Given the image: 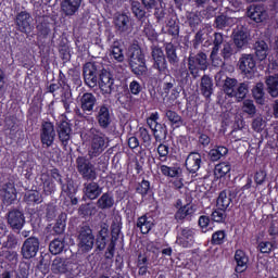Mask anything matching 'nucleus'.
I'll use <instances>...</instances> for the list:
<instances>
[{"label": "nucleus", "mask_w": 278, "mask_h": 278, "mask_svg": "<svg viewBox=\"0 0 278 278\" xmlns=\"http://www.w3.org/2000/svg\"><path fill=\"white\" fill-rule=\"evenodd\" d=\"M87 156L76 159V170L84 181H97V166Z\"/></svg>", "instance_id": "nucleus-4"}, {"label": "nucleus", "mask_w": 278, "mask_h": 278, "mask_svg": "<svg viewBox=\"0 0 278 278\" xmlns=\"http://www.w3.org/2000/svg\"><path fill=\"white\" fill-rule=\"evenodd\" d=\"M129 66L135 75H144L147 73V63L144 61V54L140 46L132 45L128 48L127 53Z\"/></svg>", "instance_id": "nucleus-2"}, {"label": "nucleus", "mask_w": 278, "mask_h": 278, "mask_svg": "<svg viewBox=\"0 0 278 278\" xmlns=\"http://www.w3.org/2000/svg\"><path fill=\"white\" fill-rule=\"evenodd\" d=\"M7 223L13 231H21L25 227V213L16 208L9 211Z\"/></svg>", "instance_id": "nucleus-8"}, {"label": "nucleus", "mask_w": 278, "mask_h": 278, "mask_svg": "<svg viewBox=\"0 0 278 278\" xmlns=\"http://www.w3.org/2000/svg\"><path fill=\"white\" fill-rule=\"evenodd\" d=\"M97 104V97L94 94L87 92L80 98V108L83 112H92L94 105Z\"/></svg>", "instance_id": "nucleus-30"}, {"label": "nucleus", "mask_w": 278, "mask_h": 278, "mask_svg": "<svg viewBox=\"0 0 278 278\" xmlns=\"http://www.w3.org/2000/svg\"><path fill=\"white\" fill-rule=\"evenodd\" d=\"M18 247V237L14 233H9L7 240L2 242V249L14 251Z\"/></svg>", "instance_id": "nucleus-51"}, {"label": "nucleus", "mask_w": 278, "mask_h": 278, "mask_svg": "<svg viewBox=\"0 0 278 278\" xmlns=\"http://www.w3.org/2000/svg\"><path fill=\"white\" fill-rule=\"evenodd\" d=\"M232 39L236 47H238V49H242V47L249 42V34L247 33V28L243 26H238L235 28L232 31Z\"/></svg>", "instance_id": "nucleus-23"}, {"label": "nucleus", "mask_w": 278, "mask_h": 278, "mask_svg": "<svg viewBox=\"0 0 278 278\" xmlns=\"http://www.w3.org/2000/svg\"><path fill=\"white\" fill-rule=\"evenodd\" d=\"M198 226L202 233H207V231H212L214 229V222L208 215H201L198 219Z\"/></svg>", "instance_id": "nucleus-36"}, {"label": "nucleus", "mask_w": 278, "mask_h": 278, "mask_svg": "<svg viewBox=\"0 0 278 278\" xmlns=\"http://www.w3.org/2000/svg\"><path fill=\"white\" fill-rule=\"evenodd\" d=\"M211 220L214 223H225L227 220V211L224 208H215L211 214Z\"/></svg>", "instance_id": "nucleus-52"}, {"label": "nucleus", "mask_w": 278, "mask_h": 278, "mask_svg": "<svg viewBox=\"0 0 278 278\" xmlns=\"http://www.w3.org/2000/svg\"><path fill=\"white\" fill-rule=\"evenodd\" d=\"M132 168L136 170V175H142L144 173V157L135 159L132 161Z\"/></svg>", "instance_id": "nucleus-60"}, {"label": "nucleus", "mask_w": 278, "mask_h": 278, "mask_svg": "<svg viewBox=\"0 0 278 278\" xmlns=\"http://www.w3.org/2000/svg\"><path fill=\"white\" fill-rule=\"evenodd\" d=\"M51 270L54 275H65V273H66V258L55 257L52 262Z\"/></svg>", "instance_id": "nucleus-37"}, {"label": "nucleus", "mask_w": 278, "mask_h": 278, "mask_svg": "<svg viewBox=\"0 0 278 278\" xmlns=\"http://www.w3.org/2000/svg\"><path fill=\"white\" fill-rule=\"evenodd\" d=\"M110 55L112 60H115V62H125V54L123 53V48L116 46V43L112 46Z\"/></svg>", "instance_id": "nucleus-54"}, {"label": "nucleus", "mask_w": 278, "mask_h": 278, "mask_svg": "<svg viewBox=\"0 0 278 278\" xmlns=\"http://www.w3.org/2000/svg\"><path fill=\"white\" fill-rule=\"evenodd\" d=\"M165 116H166L167 121H169V123H172V125H176V127H179L181 125V116H179V114H177V112L167 110L165 112Z\"/></svg>", "instance_id": "nucleus-58"}, {"label": "nucleus", "mask_w": 278, "mask_h": 278, "mask_svg": "<svg viewBox=\"0 0 278 278\" xmlns=\"http://www.w3.org/2000/svg\"><path fill=\"white\" fill-rule=\"evenodd\" d=\"M97 205L99 210H112L114 207V193L112 191L102 193L97 201Z\"/></svg>", "instance_id": "nucleus-28"}, {"label": "nucleus", "mask_w": 278, "mask_h": 278, "mask_svg": "<svg viewBox=\"0 0 278 278\" xmlns=\"http://www.w3.org/2000/svg\"><path fill=\"white\" fill-rule=\"evenodd\" d=\"M251 188H253V177L248 176L245 180V185H243L242 187H237L228 191L227 190L220 191L216 200V207H219L220 210H225V211L229 210V205L233 203V199H236L238 194L239 197H242V194H244L247 190H251Z\"/></svg>", "instance_id": "nucleus-1"}, {"label": "nucleus", "mask_w": 278, "mask_h": 278, "mask_svg": "<svg viewBox=\"0 0 278 278\" xmlns=\"http://www.w3.org/2000/svg\"><path fill=\"white\" fill-rule=\"evenodd\" d=\"M41 140H54L55 139V127L50 122H45L41 125Z\"/></svg>", "instance_id": "nucleus-34"}, {"label": "nucleus", "mask_w": 278, "mask_h": 278, "mask_svg": "<svg viewBox=\"0 0 278 278\" xmlns=\"http://www.w3.org/2000/svg\"><path fill=\"white\" fill-rule=\"evenodd\" d=\"M249 93V86L244 83H241L233 91L232 97H236L237 101L240 102L245 99Z\"/></svg>", "instance_id": "nucleus-53"}, {"label": "nucleus", "mask_w": 278, "mask_h": 278, "mask_svg": "<svg viewBox=\"0 0 278 278\" xmlns=\"http://www.w3.org/2000/svg\"><path fill=\"white\" fill-rule=\"evenodd\" d=\"M235 262L237 264L235 268L236 273H244L249 268V256L243 250H237L235 252Z\"/></svg>", "instance_id": "nucleus-25"}, {"label": "nucleus", "mask_w": 278, "mask_h": 278, "mask_svg": "<svg viewBox=\"0 0 278 278\" xmlns=\"http://www.w3.org/2000/svg\"><path fill=\"white\" fill-rule=\"evenodd\" d=\"M266 85L270 97H278V75L267 77Z\"/></svg>", "instance_id": "nucleus-42"}, {"label": "nucleus", "mask_w": 278, "mask_h": 278, "mask_svg": "<svg viewBox=\"0 0 278 278\" xmlns=\"http://www.w3.org/2000/svg\"><path fill=\"white\" fill-rule=\"evenodd\" d=\"M207 54L200 52L195 55L190 54L188 58V68L192 77H199V71H207Z\"/></svg>", "instance_id": "nucleus-5"}, {"label": "nucleus", "mask_w": 278, "mask_h": 278, "mask_svg": "<svg viewBox=\"0 0 278 278\" xmlns=\"http://www.w3.org/2000/svg\"><path fill=\"white\" fill-rule=\"evenodd\" d=\"M135 190L137 194H140V197L144 199L148 194H151V181L143 178L140 182L137 184Z\"/></svg>", "instance_id": "nucleus-39"}, {"label": "nucleus", "mask_w": 278, "mask_h": 278, "mask_svg": "<svg viewBox=\"0 0 278 278\" xmlns=\"http://www.w3.org/2000/svg\"><path fill=\"white\" fill-rule=\"evenodd\" d=\"M201 153L199 152H191L185 162V166L188 170V173H191V175H194V173H199V168H201L202 164Z\"/></svg>", "instance_id": "nucleus-19"}, {"label": "nucleus", "mask_w": 278, "mask_h": 278, "mask_svg": "<svg viewBox=\"0 0 278 278\" xmlns=\"http://www.w3.org/2000/svg\"><path fill=\"white\" fill-rule=\"evenodd\" d=\"M64 240L54 239L49 244V251L52 255H60L64 251Z\"/></svg>", "instance_id": "nucleus-48"}, {"label": "nucleus", "mask_w": 278, "mask_h": 278, "mask_svg": "<svg viewBox=\"0 0 278 278\" xmlns=\"http://www.w3.org/2000/svg\"><path fill=\"white\" fill-rule=\"evenodd\" d=\"M114 25L119 34H127L131 29V18L127 14H117L114 17Z\"/></svg>", "instance_id": "nucleus-22"}, {"label": "nucleus", "mask_w": 278, "mask_h": 278, "mask_svg": "<svg viewBox=\"0 0 278 278\" xmlns=\"http://www.w3.org/2000/svg\"><path fill=\"white\" fill-rule=\"evenodd\" d=\"M194 236H197V230H194V228H180V233L177 236L179 247H182V249H191L194 244Z\"/></svg>", "instance_id": "nucleus-9"}, {"label": "nucleus", "mask_w": 278, "mask_h": 278, "mask_svg": "<svg viewBox=\"0 0 278 278\" xmlns=\"http://www.w3.org/2000/svg\"><path fill=\"white\" fill-rule=\"evenodd\" d=\"M223 42H225V35L223 33H215L213 35V55L215 53H218L220 51V47L223 46Z\"/></svg>", "instance_id": "nucleus-55"}, {"label": "nucleus", "mask_w": 278, "mask_h": 278, "mask_svg": "<svg viewBox=\"0 0 278 278\" xmlns=\"http://www.w3.org/2000/svg\"><path fill=\"white\" fill-rule=\"evenodd\" d=\"M194 214H197V206H194V204L187 203L184 207L176 211L174 218L177 223H186V220L190 223Z\"/></svg>", "instance_id": "nucleus-12"}, {"label": "nucleus", "mask_w": 278, "mask_h": 278, "mask_svg": "<svg viewBox=\"0 0 278 278\" xmlns=\"http://www.w3.org/2000/svg\"><path fill=\"white\" fill-rule=\"evenodd\" d=\"M131 12L136 16V18H144L147 16V11L142 9V4L139 1L131 2Z\"/></svg>", "instance_id": "nucleus-57"}, {"label": "nucleus", "mask_w": 278, "mask_h": 278, "mask_svg": "<svg viewBox=\"0 0 278 278\" xmlns=\"http://www.w3.org/2000/svg\"><path fill=\"white\" fill-rule=\"evenodd\" d=\"M236 86H238V80L235 78H226L225 83L222 85L223 90L227 97H233Z\"/></svg>", "instance_id": "nucleus-45"}, {"label": "nucleus", "mask_w": 278, "mask_h": 278, "mask_svg": "<svg viewBox=\"0 0 278 278\" xmlns=\"http://www.w3.org/2000/svg\"><path fill=\"white\" fill-rule=\"evenodd\" d=\"M81 8V0H62L61 12L64 16H75Z\"/></svg>", "instance_id": "nucleus-20"}, {"label": "nucleus", "mask_w": 278, "mask_h": 278, "mask_svg": "<svg viewBox=\"0 0 278 278\" xmlns=\"http://www.w3.org/2000/svg\"><path fill=\"white\" fill-rule=\"evenodd\" d=\"M41 181H42L43 192H45V194H47V197H49V195L53 194V192H55V182H53V180H51V178H49V175L42 174Z\"/></svg>", "instance_id": "nucleus-40"}, {"label": "nucleus", "mask_w": 278, "mask_h": 278, "mask_svg": "<svg viewBox=\"0 0 278 278\" xmlns=\"http://www.w3.org/2000/svg\"><path fill=\"white\" fill-rule=\"evenodd\" d=\"M268 177V174L264 169H258L254 173V184L256 188H260V186H264L266 184V179Z\"/></svg>", "instance_id": "nucleus-56"}, {"label": "nucleus", "mask_w": 278, "mask_h": 278, "mask_svg": "<svg viewBox=\"0 0 278 278\" xmlns=\"http://www.w3.org/2000/svg\"><path fill=\"white\" fill-rule=\"evenodd\" d=\"M58 134H59L60 140H71V134H72L71 124H68V122L66 121L61 122L59 124Z\"/></svg>", "instance_id": "nucleus-38"}, {"label": "nucleus", "mask_w": 278, "mask_h": 278, "mask_svg": "<svg viewBox=\"0 0 278 278\" xmlns=\"http://www.w3.org/2000/svg\"><path fill=\"white\" fill-rule=\"evenodd\" d=\"M89 182L84 184V193L87 199L94 201L103 193V188L94 180H88Z\"/></svg>", "instance_id": "nucleus-17"}, {"label": "nucleus", "mask_w": 278, "mask_h": 278, "mask_svg": "<svg viewBox=\"0 0 278 278\" xmlns=\"http://www.w3.org/2000/svg\"><path fill=\"white\" fill-rule=\"evenodd\" d=\"M157 166H160V170L163 177H168L169 179L181 177L184 173L179 165L168 166V165L157 164Z\"/></svg>", "instance_id": "nucleus-27"}, {"label": "nucleus", "mask_w": 278, "mask_h": 278, "mask_svg": "<svg viewBox=\"0 0 278 278\" xmlns=\"http://www.w3.org/2000/svg\"><path fill=\"white\" fill-rule=\"evenodd\" d=\"M214 176L216 179H225V177H231V163L220 162L215 165Z\"/></svg>", "instance_id": "nucleus-29"}, {"label": "nucleus", "mask_w": 278, "mask_h": 278, "mask_svg": "<svg viewBox=\"0 0 278 278\" xmlns=\"http://www.w3.org/2000/svg\"><path fill=\"white\" fill-rule=\"evenodd\" d=\"M255 54L258 60H266L268 55V45L264 41H257L255 43Z\"/></svg>", "instance_id": "nucleus-47"}, {"label": "nucleus", "mask_w": 278, "mask_h": 278, "mask_svg": "<svg viewBox=\"0 0 278 278\" xmlns=\"http://www.w3.org/2000/svg\"><path fill=\"white\" fill-rule=\"evenodd\" d=\"M123 226L117 223H113L111 225V242L108 244L106 250L104 252L105 260H114V255L116 253V242H118V238H121V230Z\"/></svg>", "instance_id": "nucleus-6"}, {"label": "nucleus", "mask_w": 278, "mask_h": 278, "mask_svg": "<svg viewBox=\"0 0 278 278\" xmlns=\"http://www.w3.org/2000/svg\"><path fill=\"white\" fill-rule=\"evenodd\" d=\"M200 91L206 99L212 97V92H214V84L212 83V78L210 76L204 75L201 79Z\"/></svg>", "instance_id": "nucleus-32"}, {"label": "nucleus", "mask_w": 278, "mask_h": 278, "mask_svg": "<svg viewBox=\"0 0 278 278\" xmlns=\"http://www.w3.org/2000/svg\"><path fill=\"white\" fill-rule=\"evenodd\" d=\"M78 249L81 253H90L94 249V233L88 223H83L78 228Z\"/></svg>", "instance_id": "nucleus-3"}, {"label": "nucleus", "mask_w": 278, "mask_h": 278, "mask_svg": "<svg viewBox=\"0 0 278 278\" xmlns=\"http://www.w3.org/2000/svg\"><path fill=\"white\" fill-rule=\"evenodd\" d=\"M151 55L154 62V68L159 70V73H166L168 63L166 62V55H164L162 48L153 47Z\"/></svg>", "instance_id": "nucleus-14"}, {"label": "nucleus", "mask_w": 278, "mask_h": 278, "mask_svg": "<svg viewBox=\"0 0 278 278\" xmlns=\"http://www.w3.org/2000/svg\"><path fill=\"white\" fill-rule=\"evenodd\" d=\"M264 127H266V121H264L262 116H257L253 119L252 129H254V131H262Z\"/></svg>", "instance_id": "nucleus-63"}, {"label": "nucleus", "mask_w": 278, "mask_h": 278, "mask_svg": "<svg viewBox=\"0 0 278 278\" xmlns=\"http://www.w3.org/2000/svg\"><path fill=\"white\" fill-rule=\"evenodd\" d=\"M248 16L255 23H262L263 21H266L268 14L266 13L264 7L253 5L248 9Z\"/></svg>", "instance_id": "nucleus-26"}, {"label": "nucleus", "mask_w": 278, "mask_h": 278, "mask_svg": "<svg viewBox=\"0 0 278 278\" xmlns=\"http://www.w3.org/2000/svg\"><path fill=\"white\" fill-rule=\"evenodd\" d=\"M104 149L105 140L92 141L88 150L89 160H93V157H99V155L103 153Z\"/></svg>", "instance_id": "nucleus-33"}, {"label": "nucleus", "mask_w": 278, "mask_h": 278, "mask_svg": "<svg viewBox=\"0 0 278 278\" xmlns=\"http://www.w3.org/2000/svg\"><path fill=\"white\" fill-rule=\"evenodd\" d=\"M24 201L27 205H38L39 203H42V195H40V192L38 191H29L25 193Z\"/></svg>", "instance_id": "nucleus-44"}, {"label": "nucleus", "mask_w": 278, "mask_h": 278, "mask_svg": "<svg viewBox=\"0 0 278 278\" xmlns=\"http://www.w3.org/2000/svg\"><path fill=\"white\" fill-rule=\"evenodd\" d=\"M157 121H160V113L154 112L148 117L147 123L152 130L155 140H162V138H166V132L162 128V124L157 123Z\"/></svg>", "instance_id": "nucleus-11"}, {"label": "nucleus", "mask_w": 278, "mask_h": 278, "mask_svg": "<svg viewBox=\"0 0 278 278\" xmlns=\"http://www.w3.org/2000/svg\"><path fill=\"white\" fill-rule=\"evenodd\" d=\"M99 86L102 94H112V92L116 90V85L114 84V75L103 70L100 74Z\"/></svg>", "instance_id": "nucleus-10"}, {"label": "nucleus", "mask_w": 278, "mask_h": 278, "mask_svg": "<svg viewBox=\"0 0 278 278\" xmlns=\"http://www.w3.org/2000/svg\"><path fill=\"white\" fill-rule=\"evenodd\" d=\"M60 186L62 193L68 197L72 205H77V203H79V199L75 197V194H77V187H75V181H73L71 178H66Z\"/></svg>", "instance_id": "nucleus-16"}, {"label": "nucleus", "mask_w": 278, "mask_h": 278, "mask_svg": "<svg viewBox=\"0 0 278 278\" xmlns=\"http://www.w3.org/2000/svg\"><path fill=\"white\" fill-rule=\"evenodd\" d=\"M224 242H227V232L225 230H217L213 232L211 238V244L213 247H220Z\"/></svg>", "instance_id": "nucleus-43"}, {"label": "nucleus", "mask_w": 278, "mask_h": 278, "mask_svg": "<svg viewBox=\"0 0 278 278\" xmlns=\"http://www.w3.org/2000/svg\"><path fill=\"white\" fill-rule=\"evenodd\" d=\"M65 275H68L70 277H77V275H79V264L66 258Z\"/></svg>", "instance_id": "nucleus-50"}, {"label": "nucleus", "mask_w": 278, "mask_h": 278, "mask_svg": "<svg viewBox=\"0 0 278 278\" xmlns=\"http://www.w3.org/2000/svg\"><path fill=\"white\" fill-rule=\"evenodd\" d=\"M242 110L245 114H249V116H254L255 112H257L252 100H244Z\"/></svg>", "instance_id": "nucleus-61"}, {"label": "nucleus", "mask_w": 278, "mask_h": 278, "mask_svg": "<svg viewBox=\"0 0 278 278\" xmlns=\"http://www.w3.org/2000/svg\"><path fill=\"white\" fill-rule=\"evenodd\" d=\"M66 229V215H60L52 228L53 233L55 236H62V233Z\"/></svg>", "instance_id": "nucleus-46"}, {"label": "nucleus", "mask_w": 278, "mask_h": 278, "mask_svg": "<svg viewBox=\"0 0 278 278\" xmlns=\"http://www.w3.org/2000/svg\"><path fill=\"white\" fill-rule=\"evenodd\" d=\"M239 68L245 75L255 71V59L253 54H242L239 59Z\"/></svg>", "instance_id": "nucleus-24"}, {"label": "nucleus", "mask_w": 278, "mask_h": 278, "mask_svg": "<svg viewBox=\"0 0 278 278\" xmlns=\"http://www.w3.org/2000/svg\"><path fill=\"white\" fill-rule=\"evenodd\" d=\"M0 255L10 264H13V266H16V264H18V252L16 251L2 250Z\"/></svg>", "instance_id": "nucleus-49"}, {"label": "nucleus", "mask_w": 278, "mask_h": 278, "mask_svg": "<svg viewBox=\"0 0 278 278\" xmlns=\"http://www.w3.org/2000/svg\"><path fill=\"white\" fill-rule=\"evenodd\" d=\"M252 92L254 99H256L258 103H262V99H264V84L257 83Z\"/></svg>", "instance_id": "nucleus-62"}, {"label": "nucleus", "mask_w": 278, "mask_h": 278, "mask_svg": "<svg viewBox=\"0 0 278 278\" xmlns=\"http://www.w3.org/2000/svg\"><path fill=\"white\" fill-rule=\"evenodd\" d=\"M15 23L23 34H27L31 27V15L27 11H22L16 15Z\"/></svg>", "instance_id": "nucleus-21"}, {"label": "nucleus", "mask_w": 278, "mask_h": 278, "mask_svg": "<svg viewBox=\"0 0 278 278\" xmlns=\"http://www.w3.org/2000/svg\"><path fill=\"white\" fill-rule=\"evenodd\" d=\"M136 227L140 233L147 236L155 227V218L151 216V213H146L137 218Z\"/></svg>", "instance_id": "nucleus-13"}, {"label": "nucleus", "mask_w": 278, "mask_h": 278, "mask_svg": "<svg viewBox=\"0 0 278 278\" xmlns=\"http://www.w3.org/2000/svg\"><path fill=\"white\" fill-rule=\"evenodd\" d=\"M98 122L100 127L104 129L110 127V123H112V118L110 117V110L108 106H101L98 113Z\"/></svg>", "instance_id": "nucleus-35"}, {"label": "nucleus", "mask_w": 278, "mask_h": 278, "mask_svg": "<svg viewBox=\"0 0 278 278\" xmlns=\"http://www.w3.org/2000/svg\"><path fill=\"white\" fill-rule=\"evenodd\" d=\"M79 216L86 217V216H92L94 214V206L90 203L83 204L78 208Z\"/></svg>", "instance_id": "nucleus-59"}, {"label": "nucleus", "mask_w": 278, "mask_h": 278, "mask_svg": "<svg viewBox=\"0 0 278 278\" xmlns=\"http://www.w3.org/2000/svg\"><path fill=\"white\" fill-rule=\"evenodd\" d=\"M256 244V250L262 255H270L273 251H277V243L275 241H260L257 239Z\"/></svg>", "instance_id": "nucleus-31"}, {"label": "nucleus", "mask_w": 278, "mask_h": 278, "mask_svg": "<svg viewBox=\"0 0 278 278\" xmlns=\"http://www.w3.org/2000/svg\"><path fill=\"white\" fill-rule=\"evenodd\" d=\"M15 278H29V265L27 264L20 265L18 271Z\"/></svg>", "instance_id": "nucleus-64"}, {"label": "nucleus", "mask_w": 278, "mask_h": 278, "mask_svg": "<svg viewBox=\"0 0 278 278\" xmlns=\"http://www.w3.org/2000/svg\"><path fill=\"white\" fill-rule=\"evenodd\" d=\"M165 53L169 64L173 66L179 62V56H177V49L173 43L165 45Z\"/></svg>", "instance_id": "nucleus-41"}, {"label": "nucleus", "mask_w": 278, "mask_h": 278, "mask_svg": "<svg viewBox=\"0 0 278 278\" xmlns=\"http://www.w3.org/2000/svg\"><path fill=\"white\" fill-rule=\"evenodd\" d=\"M38 251H40V240L36 237H29L22 245V257L24 260H31L38 255Z\"/></svg>", "instance_id": "nucleus-7"}, {"label": "nucleus", "mask_w": 278, "mask_h": 278, "mask_svg": "<svg viewBox=\"0 0 278 278\" xmlns=\"http://www.w3.org/2000/svg\"><path fill=\"white\" fill-rule=\"evenodd\" d=\"M112 242V237L110 236V226L108 224H103L101 229L98 231L96 238V247L98 251H105L108 243Z\"/></svg>", "instance_id": "nucleus-15"}, {"label": "nucleus", "mask_w": 278, "mask_h": 278, "mask_svg": "<svg viewBox=\"0 0 278 278\" xmlns=\"http://www.w3.org/2000/svg\"><path fill=\"white\" fill-rule=\"evenodd\" d=\"M1 197L4 205H12L18 197L14 184L7 182L5 185H3L1 190Z\"/></svg>", "instance_id": "nucleus-18"}]
</instances>
